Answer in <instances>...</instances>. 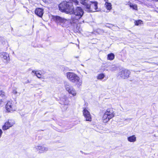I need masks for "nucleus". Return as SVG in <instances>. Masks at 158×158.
<instances>
[{"label": "nucleus", "instance_id": "obj_1", "mask_svg": "<svg viewBox=\"0 0 158 158\" xmlns=\"http://www.w3.org/2000/svg\"><path fill=\"white\" fill-rule=\"evenodd\" d=\"M69 0L64 1L59 5V8L60 11L69 14L73 9V3L75 5H78L79 2L77 0Z\"/></svg>", "mask_w": 158, "mask_h": 158}, {"label": "nucleus", "instance_id": "obj_6", "mask_svg": "<svg viewBox=\"0 0 158 158\" xmlns=\"http://www.w3.org/2000/svg\"><path fill=\"white\" fill-rule=\"evenodd\" d=\"M130 72L127 69L122 70L118 73V76L123 79L127 78L129 77Z\"/></svg>", "mask_w": 158, "mask_h": 158}, {"label": "nucleus", "instance_id": "obj_24", "mask_svg": "<svg viewBox=\"0 0 158 158\" xmlns=\"http://www.w3.org/2000/svg\"><path fill=\"white\" fill-rule=\"evenodd\" d=\"M5 94V93L2 91H0V96H4Z\"/></svg>", "mask_w": 158, "mask_h": 158}, {"label": "nucleus", "instance_id": "obj_26", "mask_svg": "<svg viewBox=\"0 0 158 158\" xmlns=\"http://www.w3.org/2000/svg\"><path fill=\"white\" fill-rule=\"evenodd\" d=\"M12 93L14 94H16L17 93V92L16 89H14L12 91Z\"/></svg>", "mask_w": 158, "mask_h": 158}, {"label": "nucleus", "instance_id": "obj_30", "mask_svg": "<svg viewBox=\"0 0 158 158\" xmlns=\"http://www.w3.org/2000/svg\"><path fill=\"white\" fill-rule=\"evenodd\" d=\"M104 1L106 2V3H108V0H104Z\"/></svg>", "mask_w": 158, "mask_h": 158}, {"label": "nucleus", "instance_id": "obj_14", "mask_svg": "<svg viewBox=\"0 0 158 158\" xmlns=\"http://www.w3.org/2000/svg\"><path fill=\"white\" fill-rule=\"evenodd\" d=\"M111 118H109V116L104 113L102 119L104 123H106Z\"/></svg>", "mask_w": 158, "mask_h": 158}, {"label": "nucleus", "instance_id": "obj_28", "mask_svg": "<svg viewBox=\"0 0 158 158\" xmlns=\"http://www.w3.org/2000/svg\"><path fill=\"white\" fill-rule=\"evenodd\" d=\"M139 24H141L143 23H142L143 21L140 20H139Z\"/></svg>", "mask_w": 158, "mask_h": 158}, {"label": "nucleus", "instance_id": "obj_32", "mask_svg": "<svg viewBox=\"0 0 158 158\" xmlns=\"http://www.w3.org/2000/svg\"><path fill=\"white\" fill-rule=\"evenodd\" d=\"M64 104L65 105L67 104V103H66L64 102Z\"/></svg>", "mask_w": 158, "mask_h": 158}, {"label": "nucleus", "instance_id": "obj_17", "mask_svg": "<svg viewBox=\"0 0 158 158\" xmlns=\"http://www.w3.org/2000/svg\"><path fill=\"white\" fill-rule=\"evenodd\" d=\"M68 92L69 94H71L73 96H76L77 94L76 92L73 88H72L70 90V91Z\"/></svg>", "mask_w": 158, "mask_h": 158}, {"label": "nucleus", "instance_id": "obj_33", "mask_svg": "<svg viewBox=\"0 0 158 158\" xmlns=\"http://www.w3.org/2000/svg\"><path fill=\"white\" fill-rule=\"evenodd\" d=\"M154 136L155 137H156V135H154Z\"/></svg>", "mask_w": 158, "mask_h": 158}, {"label": "nucleus", "instance_id": "obj_34", "mask_svg": "<svg viewBox=\"0 0 158 158\" xmlns=\"http://www.w3.org/2000/svg\"><path fill=\"white\" fill-rule=\"evenodd\" d=\"M27 83H29V82L28 80L27 81Z\"/></svg>", "mask_w": 158, "mask_h": 158}, {"label": "nucleus", "instance_id": "obj_18", "mask_svg": "<svg viewBox=\"0 0 158 158\" xmlns=\"http://www.w3.org/2000/svg\"><path fill=\"white\" fill-rule=\"evenodd\" d=\"M114 54L111 53L108 55L107 58L108 60H112L114 59Z\"/></svg>", "mask_w": 158, "mask_h": 158}, {"label": "nucleus", "instance_id": "obj_11", "mask_svg": "<svg viewBox=\"0 0 158 158\" xmlns=\"http://www.w3.org/2000/svg\"><path fill=\"white\" fill-rule=\"evenodd\" d=\"M35 13L39 17H42L44 14V10L41 8H36L35 10Z\"/></svg>", "mask_w": 158, "mask_h": 158}, {"label": "nucleus", "instance_id": "obj_2", "mask_svg": "<svg viewBox=\"0 0 158 158\" xmlns=\"http://www.w3.org/2000/svg\"><path fill=\"white\" fill-rule=\"evenodd\" d=\"M84 11L80 7L77 6L73 9L72 11L69 14H71V19L73 23H76L80 19L84 14Z\"/></svg>", "mask_w": 158, "mask_h": 158}, {"label": "nucleus", "instance_id": "obj_7", "mask_svg": "<svg viewBox=\"0 0 158 158\" xmlns=\"http://www.w3.org/2000/svg\"><path fill=\"white\" fill-rule=\"evenodd\" d=\"M6 108L8 112H10L13 110H15L16 109V106L14 105L13 103L11 102H8L6 106Z\"/></svg>", "mask_w": 158, "mask_h": 158}, {"label": "nucleus", "instance_id": "obj_13", "mask_svg": "<svg viewBox=\"0 0 158 158\" xmlns=\"http://www.w3.org/2000/svg\"><path fill=\"white\" fill-rule=\"evenodd\" d=\"M64 85L66 90L68 92L70 91V90L73 88L70 84L68 82H64Z\"/></svg>", "mask_w": 158, "mask_h": 158}, {"label": "nucleus", "instance_id": "obj_10", "mask_svg": "<svg viewBox=\"0 0 158 158\" xmlns=\"http://www.w3.org/2000/svg\"><path fill=\"white\" fill-rule=\"evenodd\" d=\"M105 113L107 114L109 116V118H112L114 116V111L112 108L107 109Z\"/></svg>", "mask_w": 158, "mask_h": 158}, {"label": "nucleus", "instance_id": "obj_29", "mask_svg": "<svg viewBox=\"0 0 158 158\" xmlns=\"http://www.w3.org/2000/svg\"><path fill=\"white\" fill-rule=\"evenodd\" d=\"M2 130L0 129V138L1 137V135L2 134Z\"/></svg>", "mask_w": 158, "mask_h": 158}, {"label": "nucleus", "instance_id": "obj_4", "mask_svg": "<svg viewBox=\"0 0 158 158\" xmlns=\"http://www.w3.org/2000/svg\"><path fill=\"white\" fill-rule=\"evenodd\" d=\"M53 19L58 25L63 27H67L69 23V21L67 19L59 16L54 17Z\"/></svg>", "mask_w": 158, "mask_h": 158}, {"label": "nucleus", "instance_id": "obj_9", "mask_svg": "<svg viewBox=\"0 0 158 158\" xmlns=\"http://www.w3.org/2000/svg\"><path fill=\"white\" fill-rule=\"evenodd\" d=\"M14 124V122H11V120H9L8 122L6 123L2 127V129L4 130H6L11 127Z\"/></svg>", "mask_w": 158, "mask_h": 158}, {"label": "nucleus", "instance_id": "obj_21", "mask_svg": "<svg viewBox=\"0 0 158 158\" xmlns=\"http://www.w3.org/2000/svg\"><path fill=\"white\" fill-rule=\"evenodd\" d=\"M80 2L81 4L84 5L86 7L87 4H88L89 2L87 0H80Z\"/></svg>", "mask_w": 158, "mask_h": 158}, {"label": "nucleus", "instance_id": "obj_3", "mask_svg": "<svg viewBox=\"0 0 158 158\" xmlns=\"http://www.w3.org/2000/svg\"><path fill=\"white\" fill-rule=\"evenodd\" d=\"M67 78L72 82L76 84L79 87L82 84V81L80 80V77L76 74L73 72H69L66 73Z\"/></svg>", "mask_w": 158, "mask_h": 158}, {"label": "nucleus", "instance_id": "obj_15", "mask_svg": "<svg viewBox=\"0 0 158 158\" xmlns=\"http://www.w3.org/2000/svg\"><path fill=\"white\" fill-rule=\"evenodd\" d=\"M0 55L1 57L3 58L4 60H7V58L9 56V55L6 52H0Z\"/></svg>", "mask_w": 158, "mask_h": 158}, {"label": "nucleus", "instance_id": "obj_27", "mask_svg": "<svg viewBox=\"0 0 158 158\" xmlns=\"http://www.w3.org/2000/svg\"><path fill=\"white\" fill-rule=\"evenodd\" d=\"M135 25H138V21H136L135 22Z\"/></svg>", "mask_w": 158, "mask_h": 158}, {"label": "nucleus", "instance_id": "obj_16", "mask_svg": "<svg viewBox=\"0 0 158 158\" xmlns=\"http://www.w3.org/2000/svg\"><path fill=\"white\" fill-rule=\"evenodd\" d=\"M136 138L134 135L129 137L127 138L128 141L131 142H135L136 141Z\"/></svg>", "mask_w": 158, "mask_h": 158}, {"label": "nucleus", "instance_id": "obj_8", "mask_svg": "<svg viewBox=\"0 0 158 158\" xmlns=\"http://www.w3.org/2000/svg\"><path fill=\"white\" fill-rule=\"evenodd\" d=\"M83 114L87 121H90L91 120V116L89 112L85 108L83 110Z\"/></svg>", "mask_w": 158, "mask_h": 158}, {"label": "nucleus", "instance_id": "obj_22", "mask_svg": "<svg viewBox=\"0 0 158 158\" xmlns=\"http://www.w3.org/2000/svg\"><path fill=\"white\" fill-rule=\"evenodd\" d=\"M105 77V75L101 73L99 74L97 77V79H98L102 80Z\"/></svg>", "mask_w": 158, "mask_h": 158}, {"label": "nucleus", "instance_id": "obj_12", "mask_svg": "<svg viewBox=\"0 0 158 158\" xmlns=\"http://www.w3.org/2000/svg\"><path fill=\"white\" fill-rule=\"evenodd\" d=\"M35 148L40 153L44 152L48 150V148L44 147V146H38L35 147Z\"/></svg>", "mask_w": 158, "mask_h": 158}, {"label": "nucleus", "instance_id": "obj_19", "mask_svg": "<svg viewBox=\"0 0 158 158\" xmlns=\"http://www.w3.org/2000/svg\"><path fill=\"white\" fill-rule=\"evenodd\" d=\"M38 71H35V70H33L32 72L34 73L35 75L38 78H40L41 77V74L40 73L38 72Z\"/></svg>", "mask_w": 158, "mask_h": 158}, {"label": "nucleus", "instance_id": "obj_25", "mask_svg": "<svg viewBox=\"0 0 158 158\" xmlns=\"http://www.w3.org/2000/svg\"><path fill=\"white\" fill-rule=\"evenodd\" d=\"M43 1L45 2L49 3L52 0H42Z\"/></svg>", "mask_w": 158, "mask_h": 158}, {"label": "nucleus", "instance_id": "obj_23", "mask_svg": "<svg viewBox=\"0 0 158 158\" xmlns=\"http://www.w3.org/2000/svg\"><path fill=\"white\" fill-rule=\"evenodd\" d=\"M130 6L133 9L137 10V6L136 5H130Z\"/></svg>", "mask_w": 158, "mask_h": 158}, {"label": "nucleus", "instance_id": "obj_5", "mask_svg": "<svg viewBox=\"0 0 158 158\" xmlns=\"http://www.w3.org/2000/svg\"><path fill=\"white\" fill-rule=\"evenodd\" d=\"M86 10L89 12H95L98 9V2H90L86 5Z\"/></svg>", "mask_w": 158, "mask_h": 158}, {"label": "nucleus", "instance_id": "obj_20", "mask_svg": "<svg viewBox=\"0 0 158 158\" xmlns=\"http://www.w3.org/2000/svg\"><path fill=\"white\" fill-rule=\"evenodd\" d=\"M105 6L107 10H110L111 9V5L110 3H106Z\"/></svg>", "mask_w": 158, "mask_h": 158}, {"label": "nucleus", "instance_id": "obj_31", "mask_svg": "<svg viewBox=\"0 0 158 158\" xmlns=\"http://www.w3.org/2000/svg\"><path fill=\"white\" fill-rule=\"evenodd\" d=\"M106 26L107 27H110L108 25V24L106 25Z\"/></svg>", "mask_w": 158, "mask_h": 158}]
</instances>
